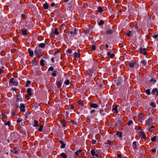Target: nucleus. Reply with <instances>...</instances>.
Returning <instances> with one entry per match:
<instances>
[{
	"instance_id": "obj_1",
	"label": "nucleus",
	"mask_w": 158,
	"mask_h": 158,
	"mask_svg": "<svg viewBox=\"0 0 158 158\" xmlns=\"http://www.w3.org/2000/svg\"><path fill=\"white\" fill-rule=\"evenodd\" d=\"M91 154L92 157V158H101V156L99 155V153L96 152L94 150H92L90 152Z\"/></svg>"
},
{
	"instance_id": "obj_2",
	"label": "nucleus",
	"mask_w": 158,
	"mask_h": 158,
	"mask_svg": "<svg viewBox=\"0 0 158 158\" xmlns=\"http://www.w3.org/2000/svg\"><path fill=\"white\" fill-rule=\"evenodd\" d=\"M35 55L36 56L40 57L42 56L41 50L39 48H36L35 50Z\"/></svg>"
},
{
	"instance_id": "obj_3",
	"label": "nucleus",
	"mask_w": 158,
	"mask_h": 158,
	"mask_svg": "<svg viewBox=\"0 0 158 158\" xmlns=\"http://www.w3.org/2000/svg\"><path fill=\"white\" fill-rule=\"evenodd\" d=\"M152 118H148L145 121V125H146V127L148 128L149 127L151 126V125L152 124Z\"/></svg>"
},
{
	"instance_id": "obj_4",
	"label": "nucleus",
	"mask_w": 158,
	"mask_h": 158,
	"mask_svg": "<svg viewBox=\"0 0 158 158\" xmlns=\"http://www.w3.org/2000/svg\"><path fill=\"white\" fill-rule=\"evenodd\" d=\"M145 116L142 113H140L138 115V120L141 122H143L144 120L143 117H144Z\"/></svg>"
},
{
	"instance_id": "obj_5",
	"label": "nucleus",
	"mask_w": 158,
	"mask_h": 158,
	"mask_svg": "<svg viewBox=\"0 0 158 158\" xmlns=\"http://www.w3.org/2000/svg\"><path fill=\"white\" fill-rule=\"evenodd\" d=\"M129 66L131 68H136L137 64L136 61L133 60L130 62Z\"/></svg>"
},
{
	"instance_id": "obj_6",
	"label": "nucleus",
	"mask_w": 158,
	"mask_h": 158,
	"mask_svg": "<svg viewBox=\"0 0 158 158\" xmlns=\"http://www.w3.org/2000/svg\"><path fill=\"white\" fill-rule=\"evenodd\" d=\"M148 51L147 49L146 48H140V53L143 54L144 55H146Z\"/></svg>"
},
{
	"instance_id": "obj_7",
	"label": "nucleus",
	"mask_w": 158,
	"mask_h": 158,
	"mask_svg": "<svg viewBox=\"0 0 158 158\" xmlns=\"http://www.w3.org/2000/svg\"><path fill=\"white\" fill-rule=\"evenodd\" d=\"M10 82L15 86L17 85L18 84V82L16 81L15 79L13 78H12L10 80Z\"/></svg>"
},
{
	"instance_id": "obj_8",
	"label": "nucleus",
	"mask_w": 158,
	"mask_h": 158,
	"mask_svg": "<svg viewBox=\"0 0 158 158\" xmlns=\"http://www.w3.org/2000/svg\"><path fill=\"white\" fill-rule=\"evenodd\" d=\"M151 93L152 94L155 95L157 96H158V89L156 88L153 89Z\"/></svg>"
},
{
	"instance_id": "obj_9",
	"label": "nucleus",
	"mask_w": 158,
	"mask_h": 158,
	"mask_svg": "<svg viewBox=\"0 0 158 158\" xmlns=\"http://www.w3.org/2000/svg\"><path fill=\"white\" fill-rule=\"evenodd\" d=\"M62 82L63 81L61 79L58 80L56 81V85L58 88H59L61 86Z\"/></svg>"
},
{
	"instance_id": "obj_10",
	"label": "nucleus",
	"mask_w": 158,
	"mask_h": 158,
	"mask_svg": "<svg viewBox=\"0 0 158 158\" xmlns=\"http://www.w3.org/2000/svg\"><path fill=\"white\" fill-rule=\"evenodd\" d=\"M25 107V105L23 103H21L19 106V108L20 110L23 112L25 111V109H24Z\"/></svg>"
},
{
	"instance_id": "obj_11",
	"label": "nucleus",
	"mask_w": 158,
	"mask_h": 158,
	"mask_svg": "<svg viewBox=\"0 0 158 158\" xmlns=\"http://www.w3.org/2000/svg\"><path fill=\"white\" fill-rule=\"evenodd\" d=\"M106 50L107 51V54L108 56L110 57V58H112L114 56V54L113 53L111 54L110 52L109 51L108 49H106Z\"/></svg>"
},
{
	"instance_id": "obj_12",
	"label": "nucleus",
	"mask_w": 158,
	"mask_h": 158,
	"mask_svg": "<svg viewBox=\"0 0 158 158\" xmlns=\"http://www.w3.org/2000/svg\"><path fill=\"white\" fill-rule=\"evenodd\" d=\"M60 122L61 123V124L62 125V127H66V122L64 120H60Z\"/></svg>"
},
{
	"instance_id": "obj_13",
	"label": "nucleus",
	"mask_w": 158,
	"mask_h": 158,
	"mask_svg": "<svg viewBox=\"0 0 158 158\" xmlns=\"http://www.w3.org/2000/svg\"><path fill=\"white\" fill-rule=\"evenodd\" d=\"M75 34V29H74V31H71L68 34V35L70 36H72L74 35Z\"/></svg>"
},
{
	"instance_id": "obj_14",
	"label": "nucleus",
	"mask_w": 158,
	"mask_h": 158,
	"mask_svg": "<svg viewBox=\"0 0 158 158\" xmlns=\"http://www.w3.org/2000/svg\"><path fill=\"white\" fill-rule=\"evenodd\" d=\"M27 93L29 94L30 96H31L32 94V90L31 88H29L27 89Z\"/></svg>"
},
{
	"instance_id": "obj_15",
	"label": "nucleus",
	"mask_w": 158,
	"mask_h": 158,
	"mask_svg": "<svg viewBox=\"0 0 158 158\" xmlns=\"http://www.w3.org/2000/svg\"><path fill=\"white\" fill-rule=\"evenodd\" d=\"M39 125V123L38 121L36 120H35L34 121L33 126L34 127H38Z\"/></svg>"
},
{
	"instance_id": "obj_16",
	"label": "nucleus",
	"mask_w": 158,
	"mask_h": 158,
	"mask_svg": "<svg viewBox=\"0 0 158 158\" xmlns=\"http://www.w3.org/2000/svg\"><path fill=\"white\" fill-rule=\"evenodd\" d=\"M28 51L29 52L30 56L31 57L33 56L34 55L33 51L31 50L30 49H28Z\"/></svg>"
},
{
	"instance_id": "obj_17",
	"label": "nucleus",
	"mask_w": 158,
	"mask_h": 158,
	"mask_svg": "<svg viewBox=\"0 0 158 158\" xmlns=\"http://www.w3.org/2000/svg\"><path fill=\"white\" fill-rule=\"evenodd\" d=\"M140 136L141 137V138L143 139H145L146 137V135L145 134L142 132L140 133Z\"/></svg>"
},
{
	"instance_id": "obj_18",
	"label": "nucleus",
	"mask_w": 158,
	"mask_h": 158,
	"mask_svg": "<svg viewBox=\"0 0 158 158\" xmlns=\"http://www.w3.org/2000/svg\"><path fill=\"white\" fill-rule=\"evenodd\" d=\"M90 106L94 108H96L98 107V104L95 103H92L91 104Z\"/></svg>"
},
{
	"instance_id": "obj_19",
	"label": "nucleus",
	"mask_w": 158,
	"mask_h": 158,
	"mask_svg": "<svg viewBox=\"0 0 158 158\" xmlns=\"http://www.w3.org/2000/svg\"><path fill=\"white\" fill-rule=\"evenodd\" d=\"M60 143L61 144V148H64L65 147V144L62 141H60Z\"/></svg>"
},
{
	"instance_id": "obj_20",
	"label": "nucleus",
	"mask_w": 158,
	"mask_h": 158,
	"mask_svg": "<svg viewBox=\"0 0 158 158\" xmlns=\"http://www.w3.org/2000/svg\"><path fill=\"white\" fill-rule=\"evenodd\" d=\"M45 45H46V44L44 43H40L39 44V47L40 48H44L45 47Z\"/></svg>"
},
{
	"instance_id": "obj_21",
	"label": "nucleus",
	"mask_w": 158,
	"mask_h": 158,
	"mask_svg": "<svg viewBox=\"0 0 158 158\" xmlns=\"http://www.w3.org/2000/svg\"><path fill=\"white\" fill-rule=\"evenodd\" d=\"M118 106H115L112 109V110L114 112H115L116 113H117L118 112Z\"/></svg>"
},
{
	"instance_id": "obj_22",
	"label": "nucleus",
	"mask_w": 158,
	"mask_h": 158,
	"mask_svg": "<svg viewBox=\"0 0 158 158\" xmlns=\"http://www.w3.org/2000/svg\"><path fill=\"white\" fill-rule=\"evenodd\" d=\"M74 57L75 58H78L80 57L79 54L78 53L75 52L74 53Z\"/></svg>"
},
{
	"instance_id": "obj_23",
	"label": "nucleus",
	"mask_w": 158,
	"mask_h": 158,
	"mask_svg": "<svg viewBox=\"0 0 158 158\" xmlns=\"http://www.w3.org/2000/svg\"><path fill=\"white\" fill-rule=\"evenodd\" d=\"M82 151L81 149H79L77 151L75 152V154L76 156H77L80 154V153Z\"/></svg>"
},
{
	"instance_id": "obj_24",
	"label": "nucleus",
	"mask_w": 158,
	"mask_h": 158,
	"mask_svg": "<svg viewBox=\"0 0 158 158\" xmlns=\"http://www.w3.org/2000/svg\"><path fill=\"white\" fill-rule=\"evenodd\" d=\"M54 33L55 35H57L59 34V32L58 31V29L57 28H56L55 29L54 31Z\"/></svg>"
},
{
	"instance_id": "obj_25",
	"label": "nucleus",
	"mask_w": 158,
	"mask_h": 158,
	"mask_svg": "<svg viewBox=\"0 0 158 158\" xmlns=\"http://www.w3.org/2000/svg\"><path fill=\"white\" fill-rule=\"evenodd\" d=\"M154 128V127L153 126H151L150 127H149L148 128H147L148 130L150 132L152 131L153 130Z\"/></svg>"
},
{
	"instance_id": "obj_26",
	"label": "nucleus",
	"mask_w": 158,
	"mask_h": 158,
	"mask_svg": "<svg viewBox=\"0 0 158 158\" xmlns=\"http://www.w3.org/2000/svg\"><path fill=\"white\" fill-rule=\"evenodd\" d=\"M141 63H142V64L144 66L148 64L147 62L144 60H142L141 61Z\"/></svg>"
},
{
	"instance_id": "obj_27",
	"label": "nucleus",
	"mask_w": 158,
	"mask_h": 158,
	"mask_svg": "<svg viewBox=\"0 0 158 158\" xmlns=\"http://www.w3.org/2000/svg\"><path fill=\"white\" fill-rule=\"evenodd\" d=\"M44 8L45 9H47L48 8V5L47 3H45L44 5Z\"/></svg>"
},
{
	"instance_id": "obj_28",
	"label": "nucleus",
	"mask_w": 158,
	"mask_h": 158,
	"mask_svg": "<svg viewBox=\"0 0 158 158\" xmlns=\"http://www.w3.org/2000/svg\"><path fill=\"white\" fill-rule=\"evenodd\" d=\"M60 156L61 158H66V154L64 153H62Z\"/></svg>"
},
{
	"instance_id": "obj_29",
	"label": "nucleus",
	"mask_w": 158,
	"mask_h": 158,
	"mask_svg": "<svg viewBox=\"0 0 158 158\" xmlns=\"http://www.w3.org/2000/svg\"><path fill=\"white\" fill-rule=\"evenodd\" d=\"M99 112L100 114L102 115H104L105 114V111L101 109L99 110Z\"/></svg>"
},
{
	"instance_id": "obj_30",
	"label": "nucleus",
	"mask_w": 158,
	"mask_h": 158,
	"mask_svg": "<svg viewBox=\"0 0 158 158\" xmlns=\"http://www.w3.org/2000/svg\"><path fill=\"white\" fill-rule=\"evenodd\" d=\"M44 60L43 59H42L41 60L40 63V64L42 66H44Z\"/></svg>"
},
{
	"instance_id": "obj_31",
	"label": "nucleus",
	"mask_w": 158,
	"mask_h": 158,
	"mask_svg": "<svg viewBox=\"0 0 158 158\" xmlns=\"http://www.w3.org/2000/svg\"><path fill=\"white\" fill-rule=\"evenodd\" d=\"M113 30H109L106 31V33L107 34H110L113 32Z\"/></svg>"
},
{
	"instance_id": "obj_32",
	"label": "nucleus",
	"mask_w": 158,
	"mask_h": 158,
	"mask_svg": "<svg viewBox=\"0 0 158 158\" xmlns=\"http://www.w3.org/2000/svg\"><path fill=\"white\" fill-rule=\"evenodd\" d=\"M22 33L23 35H26L27 34V31L23 30L22 31Z\"/></svg>"
},
{
	"instance_id": "obj_33",
	"label": "nucleus",
	"mask_w": 158,
	"mask_h": 158,
	"mask_svg": "<svg viewBox=\"0 0 158 158\" xmlns=\"http://www.w3.org/2000/svg\"><path fill=\"white\" fill-rule=\"evenodd\" d=\"M57 74V72L56 71H54L52 73V75L53 77H55L56 76Z\"/></svg>"
},
{
	"instance_id": "obj_34",
	"label": "nucleus",
	"mask_w": 158,
	"mask_h": 158,
	"mask_svg": "<svg viewBox=\"0 0 158 158\" xmlns=\"http://www.w3.org/2000/svg\"><path fill=\"white\" fill-rule=\"evenodd\" d=\"M43 125H41L40 126V127L38 129V130L40 131L41 132L43 130Z\"/></svg>"
},
{
	"instance_id": "obj_35",
	"label": "nucleus",
	"mask_w": 158,
	"mask_h": 158,
	"mask_svg": "<svg viewBox=\"0 0 158 158\" xmlns=\"http://www.w3.org/2000/svg\"><path fill=\"white\" fill-rule=\"evenodd\" d=\"M97 9L98 11L99 12H102L103 11L102 8L100 6H98Z\"/></svg>"
},
{
	"instance_id": "obj_36",
	"label": "nucleus",
	"mask_w": 158,
	"mask_h": 158,
	"mask_svg": "<svg viewBox=\"0 0 158 158\" xmlns=\"http://www.w3.org/2000/svg\"><path fill=\"white\" fill-rule=\"evenodd\" d=\"M132 146L135 149L136 148V142L135 141L133 143Z\"/></svg>"
},
{
	"instance_id": "obj_37",
	"label": "nucleus",
	"mask_w": 158,
	"mask_h": 158,
	"mask_svg": "<svg viewBox=\"0 0 158 158\" xmlns=\"http://www.w3.org/2000/svg\"><path fill=\"white\" fill-rule=\"evenodd\" d=\"M146 94L148 95H150L151 94L150 90V89H148L145 91Z\"/></svg>"
},
{
	"instance_id": "obj_38",
	"label": "nucleus",
	"mask_w": 158,
	"mask_h": 158,
	"mask_svg": "<svg viewBox=\"0 0 158 158\" xmlns=\"http://www.w3.org/2000/svg\"><path fill=\"white\" fill-rule=\"evenodd\" d=\"M31 83V82L30 81H27L26 82V84L25 85L26 87H27L29 85H30Z\"/></svg>"
},
{
	"instance_id": "obj_39",
	"label": "nucleus",
	"mask_w": 158,
	"mask_h": 158,
	"mask_svg": "<svg viewBox=\"0 0 158 158\" xmlns=\"http://www.w3.org/2000/svg\"><path fill=\"white\" fill-rule=\"evenodd\" d=\"M156 136H153L151 139V140L153 142L155 141L156 140Z\"/></svg>"
},
{
	"instance_id": "obj_40",
	"label": "nucleus",
	"mask_w": 158,
	"mask_h": 158,
	"mask_svg": "<svg viewBox=\"0 0 158 158\" xmlns=\"http://www.w3.org/2000/svg\"><path fill=\"white\" fill-rule=\"evenodd\" d=\"M107 143L110 145H112L113 144V142L109 140H108L107 141Z\"/></svg>"
},
{
	"instance_id": "obj_41",
	"label": "nucleus",
	"mask_w": 158,
	"mask_h": 158,
	"mask_svg": "<svg viewBox=\"0 0 158 158\" xmlns=\"http://www.w3.org/2000/svg\"><path fill=\"white\" fill-rule=\"evenodd\" d=\"M18 151L16 149V148H14V153H15V154H16L18 153Z\"/></svg>"
},
{
	"instance_id": "obj_42",
	"label": "nucleus",
	"mask_w": 158,
	"mask_h": 158,
	"mask_svg": "<svg viewBox=\"0 0 158 158\" xmlns=\"http://www.w3.org/2000/svg\"><path fill=\"white\" fill-rule=\"evenodd\" d=\"M10 121H8L7 122L4 123V125H5L10 126Z\"/></svg>"
},
{
	"instance_id": "obj_43",
	"label": "nucleus",
	"mask_w": 158,
	"mask_h": 158,
	"mask_svg": "<svg viewBox=\"0 0 158 158\" xmlns=\"http://www.w3.org/2000/svg\"><path fill=\"white\" fill-rule=\"evenodd\" d=\"M104 23L103 21L102 20H101L99 23L98 24L99 26H101L102 25L104 24Z\"/></svg>"
},
{
	"instance_id": "obj_44",
	"label": "nucleus",
	"mask_w": 158,
	"mask_h": 158,
	"mask_svg": "<svg viewBox=\"0 0 158 158\" xmlns=\"http://www.w3.org/2000/svg\"><path fill=\"white\" fill-rule=\"evenodd\" d=\"M64 83L66 85H69L70 83V81L69 80H67L65 81Z\"/></svg>"
},
{
	"instance_id": "obj_45",
	"label": "nucleus",
	"mask_w": 158,
	"mask_h": 158,
	"mask_svg": "<svg viewBox=\"0 0 158 158\" xmlns=\"http://www.w3.org/2000/svg\"><path fill=\"white\" fill-rule=\"evenodd\" d=\"M150 81L153 83H155L156 82V80L155 79L152 78L151 79Z\"/></svg>"
},
{
	"instance_id": "obj_46",
	"label": "nucleus",
	"mask_w": 158,
	"mask_h": 158,
	"mask_svg": "<svg viewBox=\"0 0 158 158\" xmlns=\"http://www.w3.org/2000/svg\"><path fill=\"white\" fill-rule=\"evenodd\" d=\"M151 105L153 107H155L156 106V104L154 102H152L151 103Z\"/></svg>"
},
{
	"instance_id": "obj_47",
	"label": "nucleus",
	"mask_w": 158,
	"mask_h": 158,
	"mask_svg": "<svg viewBox=\"0 0 158 158\" xmlns=\"http://www.w3.org/2000/svg\"><path fill=\"white\" fill-rule=\"evenodd\" d=\"M95 47L96 46L95 45H92L91 47V49L93 50H94L95 49Z\"/></svg>"
},
{
	"instance_id": "obj_48",
	"label": "nucleus",
	"mask_w": 158,
	"mask_h": 158,
	"mask_svg": "<svg viewBox=\"0 0 158 158\" xmlns=\"http://www.w3.org/2000/svg\"><path fill=\"white\" fill-rule=\"evenodd\" d=\"M67 52L69 53H71L72 52V50L70 49H68L67 50Z\"/></svg>"
},
{
	"instance_id": "obj_49",
	"label": "nucleus",
	"mask_w": 158,
	"mask_h": 158,
	"mask_svg": "<svg viewBox=\"0 0 158 158\" xmlns=\"http://www.w3.org/2000/svg\"><path fill=\"white\" fill-rule=\"evenodd\" d=\"M133 123V122L131 120L129 121L128 123V125L129 126L131 125Z\"/></svg>"
},
{
	"instance_id": "obj_50",
	"label": "nucleus",
	"mask_w": 158,
	"mask_h": 158,
	"mask_svg": "<svg viewBox=\"0 0 158 158\" xmlns=\"http://www.w3.org/2000/svg\"><path fill=\"white\" fill-rule=\"evenodd\" d=\"M53 69H54V68L53 67H50L48 69V70L51 71H53Z\"/></svg>"
},
{
	"instance_id": "obj_51",
	"label": "nucleus",
	"mask_w": 158,
	"mask_h": 158,
	"mask_svg": "<svg viewBox=\"0 0 158 158\" xmlns=\"http://www.w3.org/2000/svg\"><path fill=\"white\" fill-rule=\"evenodd\" d=\"M127 35L128 36H130L131 35V32L130 31H129L127 33Z\"/></svg>"
},
{
	"instance_id": "obj_52",
	"label": "nucleus",
	"mask_w": 158,
	"mask_h": 158,
	"mask_svg": "<svg viewBox=\"0 0 158 158\" xmlns=\"http://www.w3.org/2000/svg\"><path fill=\"white\" fill-rule=\"evenodd\" d=\"M22 121V119L21 118H19L18 119L17 121V123L19 124L20 122H21Z\"/></svg>"
},
{
	"instance_id": "obj_53",
	"label": "nucleus",
	"mask_w": 158,
	"mask_h": 158,
	"mask_svg": "<svg viewBox=\"0 0 158 158\" xmlns=\"http://www.w3.org/2000/svg\"><path fill=\"white\" fill-rule=\"evenodd\" d=\"M117 135H119V137H121L122 136L121 133H119L118 132H117Z\"/></svg>"
},
{
	"instance_id": "obj_54",
	"label": "nucleus",
	"mask_w": 158,
	"mask_h": 158,
	"mask_svg": "<svg viewBox=\"0 0 158 158\" xmlns=\"http://www.w3.org/2000/svg\"><path fill=\"white\" fill-rule=\"evenodd\" d=\"M96 142V141L95 140H93L92 141V143L93 144H95Z\"/></svg>"
},
{
	"instance_id": "obj_55",
	"label": "nucleus",
	"mask_w": 158,
	"mask_h": 158,
	"mask_svg": "<svg viewBox=\"0 0 158 158\" xmlns=\"http://www.w3.org/2000/svg\"><path fill=\"white\" fill-rule=\"evenodd\" d=\"M151 151H152V152L153 153H155L156 152V149H153L151 150Z\"/></svg>"
},
{
	"instance_id": "obj_56",
	"label": "nucleus",
	"mask_w": 158,
	"mask_h": 158,
	"mask_svg": "<svg viewBox=\"0 0 158 158\" xmlns=\"http://www.w3.org/2000/svg\"><path fill=\"white\" fill-rule=\"evenodd\" d=\"M4 69L3 67H2V68H0V73H2L3 72V69Z\"/></svg>"
},
{
	"instance_id": "obj_57",
	"label": "nucleus",
	"mask_w": 158,
	"mask_h": 158,
	"mask_svg": "<svg viewBox=\"0 0 158 158\" xmlns=\"http://www.w3.org/2000/svg\"><path fill=\"white\" fill-rule=\"evenodd\" d=\"M116 158H122V155L120 154L118 155Z\"/></svg>"
},
{
	"instance_id": "obj_58",
	"label": "nucleus",
	"mask_w": 158,
	"mask_h": 158,
	"mask_svg": "<svg viewBox=\"0 0 158 158\" xmlns=\"http://www.w3.org/2000/svg\"><path fill=\"white\" fill-rule=\"evenodd\" d=\"M20 96L19 95H17L16 99L17 101H19L20 99Z\"/></svg>"
},
{
	"instance_id": "obj_59",
	"label": "nucleus",
	"mask_w": 158,
	"mask_h": 158,
	"mask_svg": "<svg viewBox=\"0 0 158 158\" xmlns=\"http://www.w3.org/2000/svg\"><path fill=\"white\" fill-rule=\"evenodd\" d=\"M95 110H92L90 111V113H94L95 112Z\"/></svg>"
},
{
	"instance_id": "obj_60",
	"label": "nucleus",
	"mask_w": 158,
	"mask_h": 158,
	"mask_svg": "<svg viewBox=\"0 0 158 158\" xmlns=\"http://www.w3.org/2000/svg\"><path fill=\"white\" fill-rule=\"evenodd\" d=\"M51 61H52V62L53 63H54V58L53 57H52V58H51Z\"/></svg>"
},
{
	"instance_id": "obj_61",
	"label": "nucleus",
	"mask_w": 158,
	"mask_h": 158,
	"mask_svg": "<svg viewBox=\"0 0 158 158\" xmlns=\"http://www.w3.org/2000/svg\"><path fill=\"white\" fill-rule=\"evenodd\" d=\"M55 5V3H52L51 4V6L52 7L54 6Z\"/></svg>"
},
{
	"instance_id": "obj_62",
	"label": "nucleus",
	"mask_w": 158,
	"mask_h": 158,
	"mask_svg": "<svg viewBox=\"0 0 158 158\" xmlns=\"http://www.w3.org/2000/svg\"><path fill=\"white\" fill-rule=\"evenodd\" d=\"M153 37L154 38H156L157 37V35H153Z\"/></svg>"
},
{
	"instance_id": "obj_63",
	"label": "nucleus",
	"mask_w": 158,
	"mask_h": 158,
	"mask_svg": "<svg viewBox=\"0 0 158 158\" xmlns=\"http://www.w3.org/2000/svg\"><path fill=\"white\" fill-rule=\"evenodd\" d=\"M105 47L106 48H108L109 47V46L107 44H106L105 45Z\"/></svg>"
},
{
	"instance_id": "obj_64",
	"label": "nucleus",
	"mask_w": 158,
	"mask_h": 158,
	"mask_svg": "<svg viewBox=\"0 0 158 158\" xmlns=\"http://www.w3.org/2000/svg\"><path fill=\"white\" fill-rule=\"evenodd\" d=\"M10 151L12 152V153H14V149L13 150H12V149H10Z\"/></svg>"
}]
</instances>
